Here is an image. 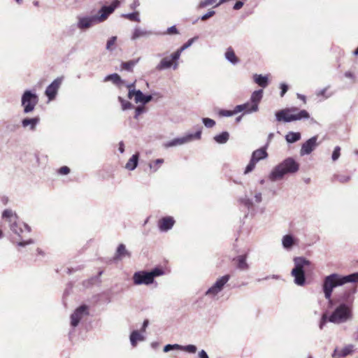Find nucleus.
I'll list each match as a JSON object with an SVG mask.
<instances>
[{"label":"nucleus","instance_id":"1","mask_svg":"<svg viewBox=\"0 0 358 358\" xmlns=\"http://www.w3.org/2000/svg\"><path fill=\"white\" fill-rule=\"evenodd\" d=\"M346 283H358V272H354L348 275H340L334 273L325 276L322 287L324 297L329 303L333 302L331 296L334 289Z\"/></svg>","mask_w":358,"mask_h":358},{"label":"nucleus","instance_id":"2","mask_svg":"<svg viewBox=\"0 0 358 358\" xmlns=\"http://www.w3.org/2000/svg\"><path fill=\"white\" fill-rule=\"evenodd\" d=\"M352 317V308L345 306L344 304H338L330 315H328L327 313H324L322 315L319 322V328L321 330L323 329L329 322L334 324H342L351 320Z\"/></svg>","mask_w":358,"mask_h":358},{"label":"nucleus","instance_id":"3","mask_svg":"<svg viewBox=\"0 0 358 358\" xmlns=\"http://www.w3.org/2000/svg\"><path fill=\"white\" fill-rule=\"evenodd\" d=\"M300 164L292 157H287L273 168L268 175L271 182L284 178L286 175L294 174L299 170Z\"/></svg>","mask_w":358,"mask_h":358},{"label":"nucleus","instance_id":"4","mask_svg":"<svg viewBox=\"0 0 358 358\" xmlns=\"http://www.w3.org/2000/svg\"><path fill=\"white\" fill-rule=\"evenodd\" d=\"M278 122H291L310 118L309 113L305 110H299L297 107L285 108L275 113Z\"/></svg>","mask_w":358,"mask_h":358},{"label":"nucleus","instance_id":"5","mask_svg":"<svg viewBox=\"0 0 358 358\" xmlns=\"http://www.w3.org/2000/svg\"><path fill=\"white\" fill-rule=\"evenodd\" d=\"M39 98L35 90H26L21 96V106L24 114L32 113L38 104Z\"/></svg>","mask_w":358,"mask_h":358},{"label":"nucleus","instance_id":"6","mask_svg":"<svg viewBox=\"0 0 358 358\" xmlns=\"http://www.w3.org/2000/svg\"><path fill=\"white\" fill-rule=\"evenodd\" d=\"M357 292L356 286L346 287L343 291L336 294L334 300L332 299L333 302L331 303H329V305L332 306L336 303L338 304H344V306L352 308L355 294Z\"/></svg>","mask_w":358,"mask_h":358},{"label":"nucleus","instance_id":"7","mask_svg":"<svg viewBox=\"0 0 358 358\" xmlns=\"http://www.w3.org/2000/svg\"><path fill=\"white\" fill-rule=\"evenodd\" d=\"M196 128V130L194 133H188L182 137H177L173 139H171V141L166 142L164 144V146L166 148H168L181 145L185 143L193 141L194 140H200L201 138L203 127L201 125H197Z\"/></svg>","mask_w":358,"mask_h":358},{"label":"nucleus","instance_id":"8","mask_svg":"<svg viewBox=\"0 0 358 358\" xmlns=\"http://www.w3.org/2000/svg\"><path fill=\"white\" fill-rule=\"evenodd\" d=\"M120 0H113L110 5L102 6L98 10L97 14L95 15L98 22L100 23L106 20L109 15L120 6Z\"/></svg>","mask_w":358,"mask_h":358},{"label":"nucleus","instance_id":"9","mask_svg":"<svg viewBox=\"0 0 358 358\" xmlns=\"http://www.w3.org/2000/svg\"><path fill=\"white\" fill-rule=\"evenodd\" d=\"M230 278L231 275L229 274H226L217 278L214 284L206 291L205 295L212 296H216L223 290L224 285L230 280Z\"/></svg>","mask_w":358,"mask_h":358},{"label":"nucleus","instance_id":"10","mask_svg":"<svg viewBox=\"0 0 358 358\" xmlns=\"http://www.w3.org/2000/svg\"><path fill=\"white\" fill-rule=\"evenodd\" d=\"M133 282L136 285H150L154 282L150 272L146 270L136 271L133 275Z\"/></svg>","mask_w":358,"mask_h":358},{"label":"nucleus","instance_id":"11","mask_svg":"<svg viewBox=\"0 0 358 358\" xmlns=\"http://www.w3.org/2000/svg\"><path fill=\"white\" fill-rule=\"evenodd\" d=\"M89 315L88 306L83 304L78 306L74 312L71 315V326L73 328L76 327L84 316Z\"/></svg>","mask_w":358,"mask_h":358},{"label":"nucleus","instance_id":"12","mask_svg":"<svg viewBox=\"0 0 358 358\" xmlns=\"http://www.w3.org/2000/svg\"><path fill=\"white\" fill-rule=\"evenodd\" d=\"M318 136L317 135L312 136L302 143L300 150V155H308L313 152L318 146L317 143Z\"/></svg>","mask_w":358,"mask_h":358},{"label":"nucleus","instance_id":"13","mask_svg":"<svg viewBox=\"0 0 358 358\" xmlns=\"http://www.w3.org/2000/svg\"><path fill=\"white\" fill-rule=\"evenodd\" d=\"M63 77H58L55 79L45 89V94L49 101H52L55 99L58 90L62 83Z\"/></svg>","mask_w":358,"mask_h":358},{"label":"nucleus","instance_id":"14","mask_svg":"<svg viewBox=\"0 0 358 358\" xmlns=\"http://www.w3.org/2000/svg\"><path fill=\"white\" fill-rule=\"evenodd\" d=\"M178 60H174L171 57V54L169 57H164L156 66V70L163 71L170 68L176 70L178 68Z\"/></svg>","mask_w":358,"mask_h":358},{"label":"nucleus","instance_id":"15","mask_svg":"<svg viewBox=\"0 0 358 358\" xmlns=\"http://www.w3.org/2000/svg\"><path fill=\"white\" fill-rule=\"evenodd\" d=\"M176 223L172 216H164L158 220L157 227L161 232H167L171 230Z\"/></svg>","mask_w":358,"mask_h":358},{"label":"nucleus","instance_id":"16","mask_svg":"<svg viewBox=\"0 0 358 358\" xmlns=\"http://www.w3.org/2000/svg\"><path fill=\"white\" fill-rule=\"evenodd\" d=\"M97 23H99V22H98V19H96L95 15L91 16L80 17H78L77 27L80 29H86Z\"/></svg>","mask_w":358,"mask_h":358},{"label":"nucleus","instance_id":"17","mask_svg":"<svg viewBox=\"0 0 358 358\" xmlns=\"http://www.w3.org/2000/svg\"><path fill=\"white\" fill-rule=\"evenodd\" d=\"M294 267L291 274H295L297 271H305V267L310 265V262L304 257H296L294 258Z\"/></svg>","mask_w":358,"mask_h":358},{"label":"nucleus","instance_id":"18","mask_svg":"<svg viewBox=\"0 0 358 358\" xmlns=\"http://www.w3.org/2000/svg\"><path fill=\"white\" fill-rule=\"evenodd\" d=\"M22 225L19 227L18 231L19 232L17 234H15L18 237L17 238H13L11 239V242L14 244H15L17 247L23 248L28 245H31L34 243V241L32 238H29L27 240H24L22 237H21V234L23 233L24 229L22 228Z\"/></svg>","mask_w":358,"mask_h":358},{"label":"nucleus","instance_id":"19","mask_svg":"<svg viewBox=\"0 0 358 358\" xmlns=\"http://www.w3.org/2000/svg\"><path fill=\"white\" fill-rule=\"evenodd\" d=\"M157 92H154L150 94H144L141 90H137V96L134 99V101L136 103H141L142 105H145L152 101L154 96L157 95Z\"/></svg>","mask_w":358,"mask_h":358},{"label":"nucleus","instance_id":"20","mask_svg":"<svg viewBox=\"0 0 358 358\" xmlns=\"http://www.w3.org/2000/svg\"><path fill=\"white\" fill-rule=\"evenodd\" d=\"M40 120V117L38 115L33 117H26L22 119L21 124L23 128L29 127V130L35 131Z\"/></svg>","mask_w":358,"mask_h":358},{"label":"nucleus","instance_id":"21","mask_svg":"<svg viewBox=\"0 0 358 358\" xmlns=\"http://www.w3.org/2000/svg\"><path fill=\"white\" fill-rule=\"evenodd\" d=\"M263 90H257L254 91L250 96V102L252 103L251 111H257L259 110V103L263 97Z\"/></svg>","mask_w":358,"mask_h":358},{"label":"nucleus","instance_id":"22","mask_svg":"<svg viewBox=\"0 0 358 358\" xmlns=\"http://www.w3.org/2000/svg\"><path fill=\"white\" fill-rule=\"evenodd\" d=\"M199 38L198 36H194L193 38H189L186 43H185L182 45H181L178 50H176L174 52L171 53V57L174 60H178L180 57L181 53L189 48L194 41H197Z\"/></svg>","mask_w":358,"mask_h":358},{"label":"nucleus","instance_id":"23","mask_svg":"<svg viewBox=\"0 0 358 358\" xmlns=\"http://www.w3.org/2000/svg\"><path fill=\"white\" fill-rule=\"evenodd\" d=\"M131 254L129 251H128L126 248V246L124 243H120L117 247L115 255L113 258L114 261L122 260L123 258L127 257H131Z\"/></svg>","mask_w":358,"mask_h":358},{"label":"nucleus","instance_id":"24","mask_svg":"<svg viewBox=\"0 0 358 358\" xmlns=\"http://www.w3.org/2000/svg\"><path fill=\"white\" fill-rule=\"evenodd\" d=\"M233 261L236 263V268L245 271L249 269V264L247 262V255H238L233 259Z\"/></svg>","mask_w":358,"mask_h":358},{"label":"nucleus","instance_id":"25","mask_svg":"<svg viewBox=\"0 0 358 358\" xmlns=\"http://www.w3.org/2000/svg\"><path fill=\"white\" fill-rule=\"evenodd\" d=\"M297 243L298 240L292 234H286L282 238V246L287 250H290Z\"/></svg>","mask_w":358,"mask_h":358},{"label":"nucleus","instance_id":"26","mask_svg":"<svg viewBox=\"0 0 358 358\" xmlns=\"http://www.w3.org/2000/svg\"><path fill=\"white\" fill-rule=\"evenodd\" d=\"M268 146V142L266 143L263 147L255 150L252 152L251 158H255L257 159V162H259L262 159H264L268 157V153L266 152L267 148Z\"/></svg>","mask_w":358,"mask_h":358},{"label":"nucleus","instance_id":"27","mask_svg":"<svg viewBox=\"0 0 358 358\" xmlns=\"http://www.w3.org/2000/svg\"><path fill=\"white\" fill-rule=\"evenodd\" d=\"M17 219H18V216L17 215V214H15V220H13L11 222H9L10 223V230L14 234H17L19 232V231H18L19 227L22 225L24 229L27 232L29 233L31 231V227L27 224L24 223V222H22L21 224H19L17 222Z\"/></svg>","mask_w":358,"mask_h":358},{"label":"nucleus","instance_id":"28","mask_svg":"<svg viewBox=\"0 0 358 358\" xmlns=\"http://www.w3.org/2000/svg\"><path fill=\"white\" fill-rule=\"evenodd\" d=\"M104 82L111 81L113 84L118 87L125 84V81L122 79L120 76L116 73L107 75L104 79Z\"/></svg>","mask_w":358,"mask_h":358},{"label":"nucleus","instance_id":"29","mask_svg":"<svg viewBox=\"0 0 358 358\" xmlns=\"http://www.w3.org/2000/svg\"><path fill=\"white\" fill-rule=\"evenodd\" d=\"M253 79L255 83L262 88H266L269 84V79L268 75L255 74Z\"/></svg>","mask_w":358,"mask_h":358},{"label":"nucleus","instance_id":"30","mask_svg":"<svg viewBox=\"0 0 358 358\" xmlns=\"http://www.w3.org/2000/svg\"><path fill=\"white\" fill-rule=\"evenodd\" d=\"M129 339L131 345L133 347H136L138 342L145 340V336L141 334L138 330H133L130 334Z\"/></svg>","mask_w":358,"mask_h":358},{"label":"nucleus","instance_id":"31","mask_svg":"<svg viewBox=\"0 0 358 358\" xmlns=\"http://www.w3.org/2000/svg\"><path fill=\"white\" fill-rule=\"evenodd\" d=\"M152 34H154V33L152 31H148L146 29H142L139 27H136L134 29V32L131 36V39L136 40L140 37H148Z\"/></svg>","mask_w":358,"mask_h":358},{"label":"nucleus","instance_id":"32","mask_svg":"<svg viewBox=\"0 0 358 358\" xmlns=\"http://www.w3.org/2000/svg\"><path fill=\"white\" fill-rule=\"evenodd\" d=\"M294 277V282L298 286H304L306 284L305 271H297L295 274H291Z\"/></svg>","mask_w":358,"mask_h":358},{"label":"nucleus","instance_id":"33","mask_svg":"<svg viewBox=\"0 0 358 358\" xmlns=\"http://www.w3.org/2000/svg\"><path fill=\"white\" fill-rule=\"evenodd\" d=\"M230 134L227 131H223L213 136L215 143L222 145L225 144L229 139Z\"/></svg>","mask_w":358,"mask_h":358},{"label":"nucleus","instance_id":"34","mask_svg":"<svg viewBox=\"0 0 358 358\" xmlns=\"http://www.w3.org/2000/svg\"><path fill=\"white\" fill-rule=\"evenodd\" d=\"M139 160V155L134 154L128 160L125 165V168L129 171H134L138 166Z\"/></svg>","mask_w":358,"mask_h":358},{"label":"nucleus","instance_id":"35","mask_svg":"<svg viewBox=\"0 0 358 358\" xmlns=\"http://www.w3.org/2000/svg\"><path fill=\"white\" fill-rule=\"evenodd\" d=\"M226 59L230 62L231 64L235 65L239 62L238 57L236 55L234 50L231 47H229L227 49V51L224 54Z\"/></svg>","mask_w":358,"mask_h":358},{"label":"nucleus","instance_id":"36","mask_svg":"<svg viewBox=\"0 0 358 358\" xmlns=\"http://www.w3.org/2000/svg\"><path fill=\"white\" fill-rule=\"evenodd\" d=\"M285 138L287 143H294L301 138V134L299 131H289Z\"/></svg>","mask_w":358,"mask_h":358},{"label":"nucleus","instance_id":"37","mask_svg":"<svg viewBox=\"0 0 358 358\" xmlns=\"http://www.w3.org/2000/svg\"><path fill=\"white\" fill-rule=\"evenodd\" d=\"M140 58L131 59L127 62H122L121 69L125 70L128 72H132L134 66L139 62Z\"/></svg>","mask_w":358,"mask_h":358},{"label":"nucleus","instance_id":"38","mask_svg":"<svg viewBox=\"0 0 358 358\" xmlns=\"http://www.w3.org/2000/svg\"><path fill=\"white\" fill-rule=\"evenodd\" d=\"M148 271L150 272V274L154 282L155 278L162 276L165 274V271L162 266H156Z\"/></svg>","mask_w":358,"mask_h":358},{"label":"nucleus","instance_id":"39","mask_svg":"<svg viewBox=\"0 0 358 358\" xmlns=\"http://www.w3.org/2000/svg\"><path fill=\"white\" fill-rule=\"evenodd\" d=\"M121 17L125 19H128L133 22H140L139 12L134 11L129 13H123L121 15Z\"/></svg>","mask_w":358,"mask_h":358},{"label":"nucleus","instance_id":"40","mask_svg":"<svg viewBox=\"0 0 358 358\" xmlns=\"http://www.w3.org/2000/svg\"><path fill=\"white\" fill-rule=\"evenodd\" d=\"M238 201H239V203L241 205H243L245 208H247L248 209V210L253 209L254 204H253L252 199H250V198L245 196L243 198H240Z\"/></svg>","mask_w":358,"mask_h":358},{"label":"nucleus","instance_id":"41","mask_svg":"<svg viewBox=\"0 0 358 358\" xmlns=\"http://www.w3.org/2000/svg\"><path fill=\"white\" fill-rule=\"evenodd\" d=\"M15 214L10 209H5L2 213V218L8 220L9 222H11L15 220Z\"/></svg>","mask_w":358,"mask_h":358},{"label":"nucleus","instance_id":"42","mask_svg":"<svg viewBox=\"0 0 358 358\" xmlns=\"http://www.w3.org/2000/svg\"><path fill=\"white\" fill-rule=\"evenodd\" d=\"M118 101L121 103L123 110L131 109L134 107V105L130 101L125 100L122 96H118Z\"/></svg>","mask_w":358,"mask_h":358},{"label":"nucleus","instance_id":"43","mask_svg":"<svg viewBox=\"0 0 358 358\" xmlns=\"http://www.w3.org/2000/svg\"><path fill=\"white\" fill-rule=\"evenodd\" d=\"M179 350L187 352L188 353L194 354L197 350V348L196 345L193 344H189L186 345H180V348Z\"/></svg>","mask_w":358,"mask_h":358},{"label":"nucleus","instance_id":"44","mask_svg":"<svg viewBox=\"0 0 358 358\" xmlns=\"http://www.w3.org/2000/svg\"><path fill=\"white\" fill-rule=\"evenodd\" d=\"M257 163L256 159L250 157V160L245 169L244 173L248 174L252 172L255 169Z\"/></svg>","mask_w":358,"mask_h":358},{"label":"nucleus","instance_id":"45","mask_svg":"<svg viewBox=\"0 0 358 358\" xmlns=\"http://www.w3.org/2000/svg\"><path fill=\"white\" fill-rule=\"evenodd\" d=\"M117 38L115 36L110 37L107 40L106 49L110 52H112L113 50L112 46L115 45V42L117 41Z\"/></svg>","mask_w":358,"mask_h":358},{"label":"nucleus","instance_id":"46","mask_svg":"<svg viewBox=\"0 0 358 358\" xmlns=\"http://www.w3.org/2000/svg\"><path fill=\"white\" fill-rule=\"evenodd\" d=\"M179 30L177 29L176 25H173L169 27L164 32L162 33L163 35H178L179 34Z\"/></svg>","mask_w":358,"mask_h":358},{"label":"nucleus","instance_id":"47","mask_svg":"<svg viewBox=\"0 0 358 358\" xmlns=\"http://www.w3.org/2000/svg\"><path fill=\"white\" fill-rule=\"evenodd\" d=\"M201 121L206 128H213L216 124L215 121L209 117H202Z\"/></svg>","mask_w":358,"mask_h":358},{"label":"nucleus","instance_id":"48","mask_svg":"<svg viewBox=\"0 0 358 358\" xmlns=\"http://www.w3.org/2000/svg\"><path fill=\"white\" fill-rule=\"evenodd\" d=\"M352 352V345L344 347L340 352L339 356L345 357Z\"/></svg>","mask_w":358,"mask_h":358},{"label":"nucleus","instance_id":"49","mask_svg":"<svg viewBox=\"0 0 358 358\" xmlns=\"http://www.w3.org/2000/svg\"><path fill=\"white\" fill-rule=\"evenodd\" d=\"M145 111H146V109H145V106H143V105L138 106L135 108V114H134V118L136 120H138V116L141 115V114L145 113Z\"/></svg>","mask_w":358,"mask_h":358},{"label":"nucleus","instance_id":"50","mask_svg":"<svg viewBox=\"0 0 358 358\" xmlns=\"http://www.w3.org/2000/svg\"><path fill=\"white\" fill-rule=\"evenodd\" d=\"M180 348V345L179 344H167L166 345H164V348H163V351L164 352H170L171 350H179Z\"/></svg>","mask_w":358,"mask_h":358},{"label":"nucleus","instance_id":"51","mask_svg":"<svg viewBox=\"0 0 358 358\" xmlns=\"http://www.w3.org/2000/svg\"><path fill=\"white\" fill-rule=\"evenodd\" d=\"M217 114L220 117H231L234 115V113L230 110L220 109Z\"/></svg>","mask_w":358,"mask_h":358},{"label":"nucleus","instance_id":"52","mask_svg":"<svg viewBox=\"0 0 358 358\" xmlns=\"http://www.w3.org/2000/svg\"><path fill=\"white\" fill-rule=\"evenodd\" d=\"M341 156V148L339 146H336L333 150L331 155V159L334 162L338 159Z\"/></svg>","mask_w":358,"mask_h":358},{"label":"nucleus","instance_id":"53","mask_svg":"<svg viewBox=\"0 0 358 358\" xmlns=\"http://www.w3.org/2000/svg\"><path fill=\"white\" fill-rule=\"evenodd\" d=\"M163 162H164L163 159H157L154 162V164H152V163H150L149 166H150V169L153 170V171H157V170L158 169V168L157 167V165L162 164H163Z\"/></svg>","mask_w":358,"mask_h":358},{"label":"nucleus","instance_id":"54","mask_svg":"<svg viewBox=\"0 0 358 358\" xmlns=\"http://www.w3.org/2000/svg\"><path fill=\"white\" fill-rule=\"evenodd\" d=\"M280 95L281 97H282L288 91L289 85L285 83H282L280 84Z\"/></svg>","mask_w":358,"mask_h":358},{"label":"nucleus","instance_id":"55","mask_svg":"<svg viewBox=\"0 0 358 358\" xmlns=\"http://www.w3.org/2000/svg\"><path fill=\"white\" fill-rule=\"evenodd\" d=\"M244 107V113L245 114H250L252 113H254L255 111H251L252 110V103L250 101H247L242 104Z\"/></svg>","mask_w":358,"mask_h":358},{"label":"nucleus","instance_id":"56","mask_svg":"<svg viewBox=\"0 0 358 358\" xmlns=\"http://www.w3.org/2000/svg\"><path fill=\"white\" fill-rule=\"evenodd\" d=\"M70 171L71 169L69 167L63 166L58 169L57 173L60 175H67L70 173Z\"/></svg>","mask_w":358,"mask_h":358},{"label":"nucleus","instance_id":"57","mask_svg":"<svg viewBox=\"0 0 358 358\" xmlns=\"http://www.w3.org/2000/svg\"><path fill=\"white\" fill-rule=\"evenodd\" d=\"M215 14V12L213 10H208L206 13L199 17L202 21H205L207 19L213 17Z\"/></svg>","mask_w":358,"mask_h":358},{"label":"nucleus","instance_id":"58","mask_svg":"<svg viewBox=\"0 0 358 358\" xmlns=\"http://www.w3.org/2000/svg\"><path fill=\"white\" fill-rule=\"evenodd\" d=\"M216 0H203L199 3L200 8H204L208 5L213 4Z\"/></svg>","mask_w":358,"mask_h":358},{"label":"nucleus","instance_id":"59","mask_svg":"<svg viewBox=\"0 0 358 358\" xmlns=\"http://www.w3.org/2000/svg\"><path fill=\"white\" fill-rule=\"evenodd\" d=\"M137 90H136V89H130L129 91H128V94H127V96L129 99H135L136 96H137Z\"/></svg>","mask_w":358,"mask_h":358},{"label":"nucleus","instance_id":"60","mask_svg":"<svg viewBox=\"0 0 358 358\" xmlns=\"http://www.w3.org/2000/svg\"><path fill=\"white\" fill-rule=\"evenodd\" d=\"M243 110H244L243 106H242V104H240V105H237L234 107V108L233 110V113H234V115H236L238 113L243 112Z\"/></svg>","mask_w":358,"mask_h":358},{"label":"nucleus","instance_id":"61","mask_svg":"<svg viewBox=\"0 0 358 358\" xmlns=\"http://www.w3.org/2000/svg\"><path fill=\"white\" fill-rule=\"evenodd\" d=\"M338 179L341 182L344 183L348 182L350 179V177L348 176L341 175L338 176Z\"/></svg>","mask_w":358,"mask_h":358},{"label":"nucleus","instance_id":"62","mask_svg":"<svg viewBox=\"0 0 358 358\" xmlns=\"http://www.w3.org/2000/svg\"><path fill=\"white\" fill-rule=\"evenodd\" d=\"M149 324H150L149 320L148 319H145L143 322V324H142V326H141V332H145L146 331V329L148 327Z\"/></svg>","mask_w":358,"mask_h":358},{"label":"nucleus","instance_id":"63","mask_svg":"<svg viewBox=\"0 0 358 358\" xmlns=\"http://www.w3.org/2000/svg\"><path fill=\"white\" fill-rule=\"evenodd\" d=\"M243 5H244V3H243V1H237L234 3V6H233V8H234V10H237L241 9V8L243 6Z\"/></svg>","mask_w":358,"mask_h":358},{"label":"nucleus","instance_id":"64","mask_svg":"<svg viewBox=\"0 0 358 358\" xmlns=\"http://www.w3.org/2000/svg\"><path fill=\"white\" fill-rule=\"evenodd\" d=\"M198 356L199 358H209L207 352L204 350L199 351Z\"/></svg>","mask_w":358,"mask_h":358}]
</instances>
